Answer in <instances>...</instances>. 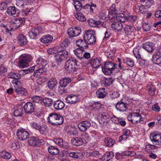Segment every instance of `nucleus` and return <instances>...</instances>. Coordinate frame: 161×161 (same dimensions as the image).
Returning a JSON list of instances; mask_svg holds the SVG:
<instances>
[{"label": "nucleus", "mask_w": 161, "mask_h": 161, "mask_svg": "<svg viewBox=\"0 0 161 161\" xmlns=\"http://www.w3.org/2000/svg\"><path fill=\"white\" fill-rule=\"evenodd\" d=\"M47 119L49 123L54 126L60 125L62 124L64 121L63 117L60 115L55 113L50 114Z\"/></svg>", "instance_id": "nucleus-1"}, {"label": "nucleus", "mask_w": 161, "mask_h": 161, "mask_svg": "<svg viewBox=\"0 0 161 161\" xmlns=\"http://www.w3.org/2000/svg\"><path fill=\"white\" fill-rule=\"evenodd\" d=\"M36 62L37 64H41L42 67L35 70L33 73L34 76L39 79L43 77V73L46 71V69L44 67L46 65L47 61L41 58H39Z\"/></svg>", "instance_id": "nucleus-2"}, {"label": "nucleus", "mask_w": 161, "mask_h": 161, "mask_svg": "<svg viewBox=\"0 0 161 161\" xmlns=\"http://www.w3.org/2000/svg\"><path fill=\"white\" fill-rule=\"evenodd\" d=\"M77 60L71 58L68 60L65 63V68L68 73L72 74L78 69Z\"/></svg>", "instance_id": "nucleus-3"}, {"label": "nucleus", "mask_w": 161, "mask_h": 161, "mask_svg": "<svg viewBox=\"0 0 161 161\" xmlns=\"http://www.w3.org/2000/svg\"><path fill=\"white\" fill-rule=\"evenodd\" d=\"M117 65L116 64L111 62H106L104 64V67L102 69V71L105 75H110L115 71Z\"/></svg>", "instance_id": "nucleus-4"}, {"label": "nucleus", "mask_w": 161, "mask_h": 161, "mask_svg": "<svg viewBox=\"0 0 161 161\" xmlns=\"http://www.w3.org/2000/svg\"><path fill=\"white\" fill-rule=\"evenodd\" d=\"M95 33L94 31L89 30L84 33L83 37L87 44L92 45L95 43L96 38L94 36Z\"/></svg>", "instance_id": "nucleus-5"}, {"label": "nucleus", "mask_w": 161, "mask_h": 161, "mask_svg": "<svg viewBox=\"0 0 161 161\" xmlns=\"http://www.w3.org/2000/svg\"><path fill=\"white\" fill-rule=\"evenodd\" d=\"M68 55L69 53L66 50H62L57 51L54 57L58 64L59 65L62 61L67 59L68 57Z\"/></svg>", "instance_id": "nucleus-6"}, {"label": "nucleus", "mask_w": 161, "mask_h": 161, "mask_svg": "<svg viewBox=\"0 0 161 161\" xmlns=\"http://www.w3.org/2000/svg\"><path fill=\"white\" fill-rule=\"evenodd\" d=\"M31 59L32 57L30 55L21 56L18 62L19 66L22 68L28 66V63L31 61Z\"/></svg>", "instance_id": "nucleus-7"}, {"label": "nucleus", "mask_w": 161, "mask_h": 161, "mask_svg": "<svg viewBox=\"0 0 161 161\" xmlns=\"http://www.w3.org/2000/svg\"><path fill=\"white\" fill-rule=\"evenodd\" d=\"M152 61L155 64H161V47L156 50L152 56Z\"/></svg>", "instance_id": "nucleus-8"}, {"label": "nucleus", "mask_w": 161, "mask_h": 161, "mask_svg": "<svg viewBox=\"0 0 161 161\" xmlns=\"http://www.w3.org/2000/svg\"><path fill=\"white\" fill-rule=\"evenodd\" d=\"M150 139L154 145L161 144V134H155L154 133L150 135Z\"/></svg>", "instance_id": "nucleus-9"}, {"label": "nucleus", "mask_w": 161, "mask_h": 161, "mask_svg": "<svg viewBox=\"0 0 161 161\" xmlns=\"http://www.w3.org/2000/svg\"><path fill=\"white\" fill-rule=\"evenodd\" d=\"M128 104L124 103L123 100H121L118 102L115 106L116 109L120 112L125 111L128 108L127 106Z\"/></svg>", "instance_id": "nucleus-10"}, {"label": "nucleus", "mask_w": 161, "mask_h": 161, "mask_svg": "<svg viewBox=\"0 0 161 161\" xmlns=\"http://www.w3.org/2000/svg\"><path fill=\"white\" fill-rule=\"evenodd\" d=\"M42 31L41 27H37L31 29L28 32L29 36L31 38L35 39L37 36Z\"/></svg>", "instance_id": "nucleus-11"}, {"label": "nucleus", "mask_w": 161, "mask_h": 161, "mask_svg": "<svg viewBox=\"0 0 161 161\" xmlns=\"http://www.w3.org/2000/svg\"><path fill=\"white\" fill-rule=\"evenodd\" d=\"M90 122L87 121H83L78 124V127L81 131H85L91 126Z\"/></svg>", "instance_id": "nucleus-12"}, {"label": "nucleus", "mask_w": 161, "mask_h": 161, "mask_svg": "<svg viewBox=\"0 0 161 161\" xmlns=\"http://www.w3.org/2000/svg\"><path fill=\"white\" fill-rule=\"evenodd\" d=\"M53 142L59 146L63 148L68 149L69 147V146L67 142L64 141L60 138H56L53 139Z\"/></svg>", "instance_id": "nucleus-13"}, {"label": "nucleus", "mask_w": 161, "mask_h": 161, "mask_svg": "<svg viewBox=\"0 0 161 161\" xmlns=\"http://www.w3.org/2000/svg\"><path fill=\"white\" fill-rule=\"evenodd\" d=\"M143 48L141 47L138 46L134 49L133 53L137 58H141L143 57L144 55Z\"/></svg>", "instance_id": "nucleus-14"}, {"label": "nucleus", "mask_w": 161, "mask_h": 161, "mask_svg": "<svg viewBox=\"0 0 161 161\" xmlns=\"http://www.w3.org/2000/svg\"><path fill=\"white\" fill-rule=\"evenodd\" d=\"M18 138L21 140H24L28 138L29 136V133L22 130H18L17 133Z\"/></svg>", "instance_id": "nucleus-15"}, {"label": "nucleus", "mask_w": 161, "mask_h": 161, "mask_svg": "<svg viewBox=\"0 0 161 161\" xmlns=\"http://www.w3.org/2000/svg\"><path fill=\"white\" fill-rule=\"evenodd\" d=\"M125 33L126 36L130 38H132L134 36V33L133 32V27L130 25L126 26L124 29Z\"/></svg>", "instance_id": "nucleus-16"}, {"label": "nucleus", "mask_w": 161, "mask_h": 161, "mask_svg": "<svg viewBox=\"0 0 161 161\" xmlns=\"http://www.w3.org/2000/svg\"><path fill=\"white\" fill-rule=\"evenodd\" d=\"M24 108L25 112L27 114H30L34 111V107L33 103L28 102L25 104Z\"/></svg>", "instance_id": "nucleus-17"}, {"label": "nucleus", "mask_w": 161, "mask_h": 161, "mask_svg": "<svg viewBox=\"0 0 161 161\" xmlns=\"http://www.w3.org/2000/svg\"><path fill=\"white\" fill-rule=\"evenodd\" d=\"M41 142L39 139L34 137L30 138L28 141V144L31 146L35 147L40 145Z\"/></svg>", "instance_id": "nucleus-18"}, {"label": "nucleus", "mask_w": 161, "mask_h": 161, "mask_svg": "<svg viewBox=\"0 0 161 161\" xmlns=\"http://www.w3.org/2000/svg\"><path fill=\"white\" fill-rule=\"evenodd\" d=\"M142 47L147 51L152 52L154 49V45L152 43L148 42L143 44Z\"/></svg>", "instance_id": "nucleus-19"}, {"label": "nucleus", "mask_w": 161, "mask_h": 161, "mask_svg": "<svg viewBox=\"0 0 161 161\" xmlns=\"http://www.w3.org/2000/svg\"><path fill=\"white\" fill-rule=\"evenodd\" d=\"M13 114L14 116H22L23 114V107L20 105L16 106Z\"/></svg>", "instance_id": "nucleus-20"}, {"label": "nucleus", "mask_w": 161, "mask_h": 161, "mask_svg": "<svg viewBox=\"0 0 161 161\" xmlns=\"http://www.w3.org/2000/svg\"><path fill=\"white\" fill-rule=\"evenodd\" d=\"M84 143L82 139L80 137L73 138L71 140V143L73 145L79 146L81 145Z\"/></svg>", "instance_id": "nucleus-21"}, {"label": "nucleus", "mask_w": 161, "mask_h": 161, "mask_svg": "<svg viewBox=\"0 0 161 161\" xmlns=\"http://www.w3.org/2000/svg\"><path fill=\"white\" fill-rule=\"evenodd\" d=\"M137 112V110H136ZM133 116L132 118L133 120V123L135 124L138 122L142 121L143 118L142 117L140 113L137 112L133 113Z\"/></svg>", "instance_id": "nucleus-22"}, {"label": "nucleus", "mask_w": 161, "mask_h": 161, "mask_svg": "<svg viewBox=\"0 0 161 161\" xmlns=\"http://www.w3.org/2000/svg\"><path fill=\"white\" fill-rule=\"evenodd\" d=\"M18 44L21 46L25 45L27 42L25 36L22 34L19 35L17 37Z\"/></svg>", "instance_id": "nucleus-23"}, {"label": "nucleus", "mask_w": 161, "mask_h": 161, "mask_svg": "<svg viewBox=\"0 0 161 161\" xmlns=\"http://www.w3.org/2000/svg\"><path fill=\"white\" fill-rule=\"evenodd\" d=\"M25 19L24 18H15L14 19V21L13 24V28H14L16 29L19 28L24 21Z\"/></svg>", "instance_id": "nucleus-24"}, {"label": "nucleus", "mask_w": 161, "mask_h": 161, "mask_svg": "<svg viewBox=\"0 0 161 161\" xmlns=\"http://www.w3.org/2000/svg\"><path fill=\"white\" fill-rule=\"evenodd\" d=\"M78 99V98L76 96L70 95L66 98L65 100L68 103L74 104L77 102Z\"/></svg>", "instance_id": "nucleus-25"}, {"label": "nucleus", "mask_w": 161, "mask_h": 161, "mask_svg": "<svg viewBox=\"0 0 161 161\" xmlns=\"http://www.w3.org/2000/svg\"><path fill=\"white\" fill-rule=\"evenodd\" d=\"M53 106L56 110H61L64 107V104L60 100H58L54 102Z\"/></svg>", "instance_id": "nucleus-26"}, {"label": "nucleus", "mask_w": 161, "mask_h": 161, "mask_svg": "<svg viewBox=\"0 0 161 161\" xmlns=\"http://www.w3.org/2000/svg\"><path fill=\"white\" fill-rule=\"evenodd\" d=\"M76 44L77 46L83 49H86L88 48V46L85 40L79 39L76 41Z\"/></svg>", "instance_id": "nucleus-27"}, {"label": "nucleus", "mask_w": 161, "mask_h": 161, "mask_svg": "<svg viewBox=\"0 0 161 161\" xmlns=\"http://www.w3.org/2000/svg\"><path fill=\"white\" fill-rule=\"evenodd\" d=\"M111 27L117 31H120L123 28V25L119 21L114 22L111 24Z\"/></svg>", "instance_id": "nucleus-28"}, {"label": "nucleus", "mask_w": 161, "mask_h": 161, "mask_svg": "<svg viewBox=\"0 0 161 161\" xmlns=\"http://www.w3.org/2000/svg\"><path fill=\"white\" fill-rule=\"evenodd\" d=\"M71 81V78L69 77L64 78L60 80L59 82L60 86L62 87H66Z\"/></svg>", "instance_id": "nucleus-29"}, {"label": "nucleus", "mask_w": 161, "mask_h": 161, "mask_svg": "<svg viewBox=\"0 0 161 161\" xmlns=\"http://www.w3.org/2000/svg\"><path fill=\"white\" fill-rule=\"evenodd\" d=\"M97 97L99 98H104L107 94V92L104 88H100L96 92Z\"/></svg>", "instance_id": "nucleus-30"}, {"label": "nucleus", "mask_w": 161, "mask_h": 161, "mask_svg": "<svg viewBox=\"0 0 161 161\" xmlns=\"http://www.w3.org/2000/svg\"><path fill=\"white\" fill-rule=\"evenodd\" d=\"M53 40V36L50 35L44 36L41 39V42L45 43H48L50 42H51Z\"/></svg>", "instance_id": "nucleus-31"}, {"label": "nucleus", "mask_w": 161, "mask_h": 161, "mask_svg": "<svg viewBox=\"0 0 161 161\" xmlns=\"http://www.w3.org/2000/svg\"><path fill=\"white\" fill-rule=\"evenodd\" d=\"M7 12L10 16L15 15L17 12L19 13V10L15 7L13 6L9 7L7 9Z\"/></svg>", "instance_id": "nucleus-32"}, {"label": "nucleus", "mask_w": 161, "mask_h": 161, "mask_svg": "<svg viewBox=\"0 0 161 161\" xmlns=\"http://www.w3.org/2000/svg\"><path fill=\"white\" fill-rule=\"evenodd\" d=\"M91 64L93 69L98 68L101 65L99 61L97 59H91Z\"/></svg>", "instance_id": "nucleus-33"}, {"label": "nucleus", "mask_w": 161, "mask_h": 161, "mask_svg": "<svg viewBox=\"0 0 161 161\" xmlns=\"http://www.w3.org/2000/svg\"><path fill=\"white\" fill-rule=\"evenodd\" d=\"M114 157V153L112 152H107L103 156L102 158L106 161H109Z\"/></svg>", "instance_id": "nucleus-34"}, {"label": "nucleus", "mask_w": 161, "mask_h": 161, "mask_svg": "<svg viewBox=\"0 0 161 161\" xmlns=\"http://www.w3.org/2000/svg\"><path fill=\"white\" fill-rule=\"evenodd\" d=\"M49 153L53 155H57L59 153L60 151L57 147L54 146H50L48 148Z\"/></svg>", "instance_id": "nucleus-35"}, {"label": "nucleus", "mask_w": 161, "mask_h": 161, "mask_svg": "<svg viewBox=\"0 0 161 161\" xmlns=\"http://www.w3.org/2000/svg\"><path fill=\"white\" fill-rule=\"evenodd\" d=\"M104 141L107 146L111 147L114 145L115 142L114 140L111 139L110 137L105 138Z\"/></svg>", "instance_id": "nucleus-36"}, {"label": "nucleus", "mask_w": 161, "mask_h": 161, "mask_svg": "<svg viewBox=\"0 0 161 161\" xmlns=\"http://www.w3.org/2000/svg\"><path fill=\"white\" fill-rule=\"evenodd\" d=\"M42 102L45 106L46 107H49L51 106L53 103V100L52 99L49 98H45L42 99Z\"/></svg>", "instance_id": "nucleus-37"}, {"label": "nucleus", "mask_w": 161, "mask_h": 161, "mask_svg": "<svg viewBox=\"0 0 161 161\" xmlns=\"http://www.w3.org/2000/svg\"><path fill=\"white\" fill-rule=\"evenodd\" d=\"M72 40V38L70 37H67L64 40L61 44L62 47H65L68 46Z\"/></svg>", "instance_id": "nucleus-38"}, {"label": "nucleus", "mask_w": 161, "mask_h": 161, "mask_svg": "<svg viewBox=\"0 0 161 161\" xmlns=\"http://www.w3.org/2000/svg\"><path fill=\"white\" fill-rule=\"evenodd\" d=\"M69 157L75 158L80 159L83 157V154L81 153L71 152L69 154Z\"/></svg>", "instance_id": "nucleus-39"}, {"label": "nucleus", "mask_w": 161, "mask_h": 161, "mask_svg": "<svg viewBox=\"0 0 161 161\" xmlns=\"http://www.w3.org/2000/svg\"><path fill=\"white\" fill-rule=\"evenodd\" d=\"M75 16L76 18L80 21L84 22L86 20L85 16L81 13H76Z\"/></svg>", "instance_id": "nucleus-40"}, {"label": "nucleus", "mask_w": 161, "mask_h": 161, "mask_svg": "<svg viewBox=\"0 0 161 161\" xmlns=\"http://www.w3.org/2000/svg\"><path fill=\"white\" fill-rule=\"evenodd\" d=\"M8 76L9 78L14 79V80L19 79L21 78L20 74L19 72V73L12 72H10L8 75Z\"/></svg>", "instance_id": "nucleus-41"}, {"label": "nucleus", "mask_w": 161, "mask_h": 161, "mask_svg": "<svg viewBox=\"0 0 161 161\" xmlns=\"http://www.w3.org/2000/svg\"><path fill=\"white\" fill-rule=\"evenodd\" d=\"M0 156L3 158L6 159H9L11 157V153L5 151H2L1 152Z\"/></svg>", "instance_id": "nucleus-42"}, {"label": "nucleus", "mask_w": 161, "mask_h": 161, "mask_svg": "<svg viewBox=\"0 0 161 161\" xmlns=\"http://www.w3.org/2000/svg\"><path fill=\"white\" fill-rule=\"evenodd\" d=\"M57 83L56 80L54 79H51L48 82V87L50 89H53Z\"/></svg>", "instance_id": "nucleus-43"}, {"label": "nucleus", "mask_w": 161, "mask_h": 161, "mask_svg": "<svg viewBox=\"0 0 161 161\" xmlns=\"http://www.w3.org/2000/svg\"><path fill=\"white\" fill-rule=\"evenodd\" d=\"M73 4L75 9L78 11H80L81 9H83L82 3L79 1L76 0L74 2Z\"/></svg>", "instance_id": "nucleus-44"}, {"label": "nucleus", "mask_w": 161, "mask_h": 161, "mask_svg": "<svg viewBox=\"0 0 161 161\" xmlns=\"http://www.w3.org/2000/svg\"><path fill=\"white\" fill-rule=\"evenodd\" d=\"M32 102L35 105V103H42V98L40 96H35L32 97Z\"/></svg>", "instance_id": "nucleus-45"}, {"label": "nucleus", "mask_w": 161, "mask_h": 161, "mask_svg": "<svg viewBox=\"0 0 161 161\" xmlns=\"http://www.w3.org/2000/svg\"><path fill=\"white\" fill-rule=\"evenodd\" d=\"M16 4L18 6L21 8H25V6L27 5L26 0H16Z\"/></svg>", "instance_id": "nucleus-46"}, {"label": "nucleus", "mask_w": 161, "mask_h": 161, "mask_svg": "<svg viewBox=\"0 0 161 161\" xmlns=\"http://www.w3.org/2000/svg\"><path fill=\"white\" fill-rule=\"evenodd\" d=\"M40 133L43 135H46L48 132V128L47 127H45L42 125L41 126V127L39 130Z\"/></svg>", "instance_id": "nucleus-47"}, {"label": "nucleus", "mask_w": 161, "mask_h": 161, "mask_svg": "<svg viewBox=\"0 0 161 161\" xmlns=\"http://www.w3.org/2000/svg\"><path fill=\"white\" fill-rule=\"evenodd\" d=\"M144 6L147 8H150L154 3V0H145Z\"/></svg>", "instance_id": "nucleus-48"}, {"label": "nucleus", "mask_w": 161, "mask_h": 161, "mask_svg": "<svg viewBox=\"0 0 161 161\" xmlns=\"http://www.w3.org/2000/svg\"><path fill=\"white\" fill-rule=\"evenodd\" d=\"M15 91L18 95L23 96L25 95L26 90L23 88H18L15 89Z\"/></svg>", "instance_id": "nucleus-49"}, {"label": "nucleus", "mask_w": 161, "mask_h": 161, "mask_svg": "<svg viewBox=\"0 0 161 161\" xmlns=\"http://www.w3.org/2000/svg\"><path fill=\"white\" fill-rule=\"evenodd\" d=\"M114 80V79L112 77L107 78L105 79L104 81V84L105 86H109L111 84L113 81Z\"/></svg>", "instance_id": "nucleus-50"}, {"label": "nucleus", "mask_w": 161, "mask_h": 161, "mask_svg": "<svg viewBox=\"0 0 161 161\" xmlns=\"http://www.w3.org/2000/svg\"><path fill=\"white\" fill-rule=\"evenodd\" d=\"M73 30L74 32V37L78 36L81 32V29L79 27H75L73 28Z\"/></svg>", "instance_id": "nucleus-51"}, {"label": "nucleus", "mask_w": 161, "mask_h": 161, "mask_svg": "<svg viewBox=\"0 0 161 161\" xmlns=\"http://www.w3.org/2000/svg\"><path fill=\"white\" fill-rule=\"evenodd\" d=\"M41 125L39 123L34 122L31 124V127L34 129L39 130L41 127Z\"/></svg>", "instance_id": "nucleus-52"}, {"label": "nucleus", "mask_w": 161, "mask_h": 161, "mask_svg": "<svg viewBox=\"0 0 161 161\" xmlns=\"http://www.w3.org/2000/svg\"><path fill=\"white\" fill-rule=\"evenodd\" d=\"M117 14V10L115 9V5L113 4L110 7L109 14L112 15H115Z\"/></svg>", "instance_id": "nucleus-53"}, {"label": "nucleus", "mask_w": 161, "mask_h": 161, "mask_svg": "<svg viewBox=\"0 0 161 161\" xmlns=\"http://www.w3.org/2000/svg\"><path fill=\"white\" fill-rule=\"evenodd\" d=\"M142 27L144 31H148L150 30L151 27L149 24L148 23H142Z\"/></svg>", "instance_id": "nucleus-54"}, {"label": "nucleus", "mask_w": 161, "mask_h": 161, "mask_svg": "<svg viewBox=\"0 0 161 161\" xmlns=\"http://www.w3.org/2000/svg\"><path fill=\"white\" fill-rule=\"evenodd\" d=\"M126 64L130 67H133L134 66V63L133 60L129 58H126L125 59V62Z\"/></svg>", "instance_id": "nucleus-55"}, {"label": "nucleus", "mask_w": 161, "mask_h": 161, "mask_svg": "<svg viewBox=\"0 0 161 161\" xmlns=\"http://www.w3.org/2000/svg\"><path fill=\"white\" fill-rule=\"evenodd\" d=\"M124 156H127L132 157L136 154V153L134 151H124L123 152Z\"/></svg>", "instance_id": "nucleus-56"}, {"label": "nucleus", "mask_w": 161, "mask_h": 161, "mask_svg": "<svg viewBox=\"0 0 161 161\" xmlns=\"http://www.w3.org/2000/svg\"><path fill=\"white\" fill-rule=\"evenodd\" d=\"M155 86L153 85H151L150 86L149 88V93L150 95L153 96L155 94Z\"/></svg>", "instance_id": "nucleus-57"}, {"label": "nucleus", "mask_w": 161, "mask_h": 161, "mask_svg": "<svg viewBox=\"0 0 161 161\" xmlns=\"http://www.w3.org/2000/svg\"><path fill=\"white\" fill-rule=\"evenodd\" d=\"M136 19V17L135 16H128L126 17V19L131 23L135 22Z\"/></svg>", "instance_id": "nucleus-58"}, {"label": "nucleus", "mask_w": 161, "mask_h": 161, "mask_svg": "<svg viewBox=\"0 0 161 161\" xmlns=\"http://www.w3.org/2000/svg\"><path fill=\"white\" fill-rule=\"evenodd\" d=\"M144 5H142L139 7V10L142 14H146V9Z\"/></svg>", "instance_id": "nucleus-59"}, {"label": "nucleus", "mask_w": 161, "mask_h": 161, "mask_svg": "<svg viewBox=\"0 0 161 161\" xmlns=\"http://www.w3.org/2000/svg\"><path fill=\"white\" fill-rule=\"evenodd\" d=\"M88 24L90 26L95 27V20L92 19H90L88 20Z\"/></svg>", "instance_id": "nucleus-60"}, {"label": "nucleus", "mask_w": 161, "mask_h": 161, "mask_svg": "<svg viewBox=\"0 0 161 161\" xmlns=\"http://www.w3.org/2000/svg\"><path fill=\"white\" fill-rule=\"evenodd\" d=\"M68 33L69 36V37H74V32L73 28H70L68 30Z\"/></svg>", "instance_id": "nucleus-61"}, {"label": "nucleus", "mask_w": 161, "mask_h": 161, "mask_svg": "<svg viewBox=\"0 0 161 161\" xmlns=\"http://www.w3.org/2000/svg\"><path fill=\"white\" fill-rule=\"evenodd\" d=\"M106 55L108 58L110 59H112L114 56V52H107L106 53Z\"/></svg>", "instance_id": "nucleus-62"}, {"label": "nucleus", "mask_w": 161, "mask_h": 161, "mask_svg": "<svg viewBox=\"0 0 161 161\" xmlns=\"http://www.w3.org/2000/svg\"><path fill=\"white\" fill-rule=\"evenodd\" d=\"M152 109L153 110L158 112L160 111V108L157 104L154 105L152 107Z\"/></svg>", "instance_id": "nucleus-63"}, {"label": "nucleus", "mask_w": 161, "mask_h": 161, "mask_svg": "<svg viewBox=\"0 0 161 161\" xmlns=\"http://www.w3.org/2000/svg\"><path fill=\"white\" fill-rule=\"evenodd\" d=\"M75 54L77 57H79L80 55L82 54V51L79 48H77L74 51Z\"/></svg>", "instance_id": "nucleus-64"}]
</instances>
